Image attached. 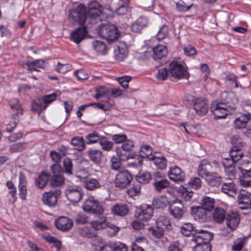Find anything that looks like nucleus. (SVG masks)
Instances as JSON below:
<instances>
[{"mask_svg":"<svg viewBox=\"0 0 251 251\" xmlns=\"http://www.w3.org/2000/svg\"><path fill=\"white\" fill-rule=\"evenodd\" d=\"M102 10V6L96 1L90 2L88 11L86 7L80 3L69 10V20L73 23H88L93 25L100 19Z\"/></svg>","mask_w":251,"mask_h":251,"instance_id":"1","label":"nucleus"},{"mask_svg":"<svg viewBox=\"0 0 251 251\" xmlns=\"http://www.w3.org/2000/svg\"><path fill=\"white\" fill-rule=\"evenodd\" d=\"M197 232L202 235H198L196 238L193 239L196 243L193 251H211L209 242L213 239V233L204 229H197Z\"/></svg>","mask_w":251,"mask_h":251,"instance_id":"2","label":"nucleus"},{"mask_svg":"<svg viewBox=\"0 0 251 251\" xmlns=\"http://www.w3.org/2000/svg\"><path fill=\"white\" fill-rule=\"evenodd\" d=\"M98 34L109 43H111L118 38L120 32L116 25L108 23L100 25L98 29Z\"/></svg>","mask_w":251,"mask_h":251,"instance_id":"3","label":"nucleus"},{"mask_svg":"<svg viewBox=\"0 0 251 251\" xmlns=\"http://www.w3.org/2000/svg\"><path fill=\"white\" fill-rule=\"evenodd\" d=\"M169 74L174 78L178 79L188 78L189 74L184 66L176 61H172L169 66Z\"/></svg>","mask_w":251,"mask_h":251,"instance_id":"4","label":"nucleus"},{"mask_svg":"<svg viewBox=\"0 0 251 251\" xmlns=\"http://www.w3.org/2000/svg\"><path fill=\"white\" fill-rule=\"evenodd\" d=\"M65 193L68 200L73 203L80 201L84 195V191L81 187L75 185L68 186Z\"/></svg>","mask_w":251,"mask_h":251,"instance_id":"5","label":"nucleus"},{"mask_svg":"<svg viewBox=\"0 0 251 251\" xmlns=\"http://www.w3.org/2000/svg\"><path fill=\"white\" fill-rule=\"evenodd\" d=\"M82 208L85 212L91 213L95 215H102L104 211L101 204L94 198L87 199L83 203Z\"/></svg>","mask_w":251,"mask_h":251,"instance_id":"6","label":"nucleus"},{"mask_svg":"<svg viewBox=\"0 0 251 251\" xmlns=\"http://www.w3.org/2000/svg\"><path fill=\"white\" fill-rule=\"evenodd\" d=\"M134 147L133 142L129 139H126L123 143L121 147H118L116 149V151L119 158L122 160H126L129 158H131L130 152Z\"/></svg>","mask_w":251,"mask_h":251,"instance_id":"7","label":"nucleus"},{"mask_svg":"<svg viewBox=\"0 0 251 251\" xmlns=\"http://www.w3.org/2000/svg\"><path fill=\"white\" fill-rule=\"evenodd\" d=\"M61 193V191L58 189L44 192L42 197L43 203L49 207H55L57 203V198L60 197Z\"/></svg>","mask_w":251,"mask_h":251,"instance_id":"8","label":"nucleus"},{"mask_svg":"<svg viewBox=\"0 0 251 251\" xmlns=\"http://www.w3.org/2000/svg\"><path fill=\"white\" fill-rule=\"evenodd\" d=\"M184 207V203H183L182 201L176 199L171 201L170 204L169 213L175 218L179 219L183 216L185 213Z\"/></svg>","mask_w":251,"mask_h":251,"instance_id":"9","label":"nucleus"},{"mask_svg":"<svg viewBox=\"0 0 251 251\" xmlns=\"http://www.w3.org/2000/svg\"><path fill=\"white\" fill-rule=\"evenodd\" d=\"M81 27H77L73 31L71 34V39L78 44L85 38L87 33V28H90L93 25L88 23L79 24Z\"/></svg>","mask_w":251,"mask_h":251,"instance_id":"10","label":"nucleus"},{"mask_svg":"<svg viewBox=\"0 0 251 251\" xmlns=\"http://www.w3.org/2000/svg\"><path fill=\"white\" fill-rule=\"evenodd\" d=\"M132 176L126 170L119 171L116 176L115 184L117 187L124 188L129 185Z\"/></svg>","mask_w":251,"mask_h":251,"instance_id":"11","label":"nucleus"},{"mask_svg":"<svg viewBox=\"0 0 251 251\" xmlns=\"http://www.w3.org/2000/svg\"><path fill=\"white\" fill-rule=\"evenodd\" d=\"M221 101L219 104H224L230 110L236 108V104L238 103V99L235 94L232 92H223L221 94Z\"/></svg>","mask_w":251,"mask_h":251,"instance_id":"12","label":"nucleus"},{"mask_svg":"<svg viewBox=\"0 0 251 251\" xmlns=\"http://www.w3.org/2000/svg\"><path fill=\"white\" fill-rule=\"evenodd\" d=\"M153 208L150 205L143 204L136 211L135 215L140 220L148 221L153 216Z\"/></svg>","mask_w":251,"mask_h":251,"instance_id":"13","label":"nucleus"},{"mask_svg":"<svg viewBox=\"0 0 251 251\" xmlns=\"http://www.w3.org/2000/svg\"><path fill=\"white\" fill-rule=\"evenodd\" d=\"M210 110L213 113L216 119L225 118L231 110L224 104H219L218 102L214 101L211 103Z\"/></svg>","mask_w":251,"mask_h":251,"instance_id":"14","label":"nucleus"},{"mask_svg":"<svg viewBox=\"0 0 251 251\" xmlns=\"http://www.w3.org/2000/svg\"><path fill=\"white\" fill-rule=\"evenodd\" d=\"M239 208L242 210L247 209L251 207V194L244 190L239 191L238 195Z\"/></svg>","mask_w":251,"mask_h":251,"instance_id":"15","label":"nucleus"},{"mask_svg":"<svg viewBox=\"0 0 251 251\" xmlns=\"http://www.w3.org/2000/svg\"><path fill=\"white\" fill-rule=\"evenodd\" d=\"M80 173H84V176H81L79 175H77V176L78 177L85 179L83 183L84 187L87 190L93 191L100 187L101 185L97 179L93 178H87L88 173L85 170H82Z\"/></svg>","mask_w":251,"mask_h":251,"instance_id":"16","label":"nucleus"},{"mask_svg":"<svg viewBox=\"0 0 251 251\" xmlns=\"http://www.w3.org/2000/svg\"><path fill=\"white\" fill-rule=\"evenodd\" d=\"M193 106L196 113L200 116L205 115L208 110L207 101L202 98L194 99L193 100Z\"/></svg>","mask_w":251,"mask_h":251,"instance_id":"17","label":"nucleus"},{"mask_svg":"<svg viewBox=\"0 0 251 251\" xmlns=\"http://www.w3.org/2000/svg\"><path fill=\"white\" fill-rule=\"evenodd\" d=\"M54 225L58 229L67 231L73 227V221L67 217L61 216L55 221Z\"/></svg>","mask_w":251,"mask_h":251,"instance_id":"18","label":"nucleus"},{"mask_svg":"<svg viewBox=\"0 0 251 251\" xmlns=\"http://www.w3.org/2000/svg\"><path fill=\"white\" fill-rule=\"evenodd\" d=\"M178 192L181 199L185 202L184 205L187 204L189 205L196 200L194 193L191 190H188L187 188L183 186L179 187Z\"/></svg>","mask_w":251,"mask_h":251,"instance_id":"19","label":"nucleus"},{"mask_svg":"<svg viewBox=\"0 0 251 251\" xmlns=\"http://www.w3.org/2000/svg\"><path fill=\"white\" fill-rule=\"evenodd\" d=\"M168 175L171 180L176 182H182L185 179V173L176 166L170 168Z\"/></svg>","mask_w":251,"mask_h":251,"instance_id":"20","label":"nucleus"},{"mask_svg":"<svg viewBox=\"0 0 251 251\" xmlns=\"http://www.w3.org/2000/svg\"><path fill=\"white\" fill-rule=\"evenodd\" d=\"M209 212L200 206L191 207V214L195 220L201 222H205L208 219Z\"/></svg>","mask_w":251,"mask_h":251,"instance_id":"21","label":"nucleus"},{"mask_svg":"<svg viewBox=\"0 0 251 251\" xmlns=\"http://www.w3.org/2000/svg\"><path fill=\"white\" fill-rule=\"evenodd\" d=\"M226 175L229 177V179H233L235 178L236 171L235 170V163L232 162L229 158H226L223 162Z\"/></svg>","mask_w":251,"mask_h":251,"instance_id":"22","label":"nucleus"},{"mask_svg":"<svg viewBox=\"0 0 251 251\" xmlns=\"http://www.w3.org/2000/svg\"><path fill=\"white\" fill-rule=\"evenodd\" d=\"M26 179L24 173L21 172L19 173V181L18 189L20 197L22 200H25L27 195Z\"/></svg>","mask_w":251,"mask_h":251,"instance_id":"23","label":"nucleus"},{"mask_svg":"<svg viewBox=\"0 0 251 251\" xmlns=\"http://www.w3.org/2000/svg\"><path fill=\"white\" fill-rule=\"evenodd\" d=\"M149 159L152 160L158 169L162 170L166 167L167 161L164 156L158 153H154L149 156Z\"/></svg>","mask_w":251,"mask_h":251,"instance_id":"24","label":"nucleus"},{"mask_svg":"<svg viewBox=\"0 0 251 251\" xmlns=\"http://www.w3.org/2000/svg\"><path fill=\"white\" fill-rule=\"evenodd\" d=\"M226 220L227 226L231 229L234 230L239 223L240 218L237 213L231 212L226 215Z\"/></svg>","mask_w":251,"mask_h":251,"instance_id":"25","label":"nucleus"},{"mask_svg":"<svg viewBox=\"0 0 251 251\" xmlns=\"http://www.w3.org/2000/svg\"><path fill=\"white\" fill-rule=\"evenodd\" d=\"M221 190L223 193L233 197L237 191V187L232 179H229L228 181L223 183Z\"/></svg>","mask_w":251,"mask_h":251,"instance_id":"26","label":"nucleus"},{"mask_svg":"<svg viewBox=\"0 0 251 251\" xmlns=\"http://www.w3.org/2000/svg\"><path fill=\"white\" fill-rule=\"evenodd\" d=\"M169 184V181L166 179L162 178L159 173H155L153 185L157 191H161L162 189L168 187Z\"/></svg>","mask_w":251,"mask_h":251,"instance_id":"27","label":"nucleus"},{"mask_svg":"<svg viewBox=\"0 0 251 251\" xmlns=\"http://www.w3.org/2000/svg\"><path fill=\"white\" fill-rule=\"evenodd\" d=\"M171 201L165 196L155 198L152 200L153 206L157 209H164L168 205L169 206Z\"/></svg>","mask_w":251,"mask_h":251,"instance_id":"28","label":"nucleus"},{"mask_svg":"<svg viewBox=\"0 0 251 251\" xmlns=\"http://www.w3.org/2000/svg\"><path fill=\"white\" fill-rule=\"evenodd\" d=\"M115 59L118 61H123L127 56V50L125 45L121 44L115 46L114 48Z\"/></svg>","mask_w":251,"mask_h":251,"instance_id":"29","label":"nucleus"},{"mask_svg":"<svg viewBox=\"0 0 251 251\" xmlns=\"http://www.w3.org/2000/svg\"><path fill=\"white\" fill-rule=\"evenodd\" d=\"M47 63L43 60L39 59L34 61H28L25 63L27 66V69L32 72L33 71H39L38 68H44Z\"/></svg>","mask_w":251,"mask_h":251,"instance_id":"30","label":"nucleus"},{"mask_svg":"<svg viewBox=\"0 0 251 251\" xmlns=\"http://www.w3.org/2000/svg\"><path fill=\"white\" fill-rule=\"evenodd\" d=\"M98 215V218L90 223L92 227L96 230H100L107 226L106 217L102 214Z\"/></svg>","mask_w":251,"mask_h":251,"instance_id":"31","label":"nucleus"},{"mask_svg":"<svg viewBox=\"0 0 251 251\" xmlns=\"http://www.w3.org/2000/svg\"><path fill=\"white\" fill-rule=\"evenodd\" d=\"M152 57L154 59H161L166 56L168 50L166 46L164 45H158L152 49Z\"/></svg>","mask_w":251,"mask_h":251,"instance_id":"32","label":"nucleus"},{"mask_svg":"<svg viewBox=\"0 0 251 251\" xmlns=\"http://www.w3.org/2000/svg\"><path fill=\"white\" fill-rule=\"evenodd\" d=\"M148 23V19L146 18L141 17L132 25L131 30L133 32H138L146 27Z\"/></svg>","mask_w":251,"mask_h":251,"instance_id":"33","label":"nucleus"},{"mask_svg":"<svg viewBox=\"0 0 251 251\" xmlns=\"http://www.w3.org/2000/svg\"><path fill=\"white\" fill-rule=\"evenodd\" d=\"M112 211L115 215L124 216L127 214L129 209L126 204H117L112 207Z\"/></svg>","mask_w":251,"mask_h":251,"instance_id":"34","label":"nucleus"},{"mask_svg":"<svg viewBox=\"0 0 251 251\" xmlns=\"http://www.w3.org/2000/svg\"><path fill=\"white\" fill-rule=\"evenodd\" d=\"M251 119L250 114L243 115L236 118L234 121V126L236 128H242L246 126L248 121Z\"/></svg>","mask_w":251,"mask_h":251,"instance_id":"35","label":"nucleus"},{"mask_svg":"<svg viewBox=\"0 0 251 251\" xmlns=\"http://www.w3.org/2000/svg\"><path fill=\"white\" fill-rule=\"evenodd\" d=\"M49 179V175L45 172L42 173L35 179V185L39 189L44 188Z\"/></svg>","mask_w":251,"mask_h":251,"instance_id":"36","label":"nucleus"},{"mask_svg":"<svg viewBox=\"0 0 251 251\" xmlns=\"http://www.w3.org/2000/svg\"><path fill=\"white\" fill-rule=\"evenodd\" d=\"M209 165L207 160H202L198 168V174L199 176L206 179L208 176H209L211 173L207 171V166H209Z\"/></svg>","mask_w":251,"mask_h":251,"instance_id":"37","label":"nucleus"},{"mask_svg":"<svg viewBox=\"0 0 251 251\" xmlns=\"http://www.w3.org/2000/svg\"><path fill=\"white\" fill-rule=\"evenodd\" d=\"M205 180L211 186H218L222 182L221 176L214 173H211L208 176Z\"/></svg>","mask_w":251,"mask_h":251,"instance_id":"38","label":"nucleus"},{"mask_svg":"<svg viewBox=\"0 0 251 251\" xmlns=\"http://www.w3.org/2000/svg\"><path fill=\"white\" fill-rule=\"evenodd\" d=\"M92 46L98 53L104 55L107 52L106 45L102 41L95 40L92 42Z\"/></svg>","mask_w":251,"mask_h":251,"instance_id":"39","label":"nucleus"},{"mask_svg":"<svg viewBox=\"0 0 251 251\" xmlns=\"http://www.w3.org/2000/svg\"><path fill=\"white\" fill-rule=\"evenodd\" d=\"M181 232L183 235L185 236H189L193 231H196V237L198 235H201L202 234H199L197 232L198 229H195L193 225L190 223L184 224L180 228Z\"/></svg>","mask_w":251,"mask_h":251,"instance_id":"40","label":"nucleus"},{"mask_svg":"<svg viewBox=\"0 0 251 251\" xmlns=\"http://www.w3.org/2000/svg\"><path fill=\"white\" fill-rule=\"evenodd\" d=\"M201 203L202 204L201 208L210 212L214 208L215 201L213 198L205 196L201 200Z\"/></svg>","mask_w":251,"mask_h":251,"instance_id":"41","label":"nucleus"},{"mask_svg":"<svg viewBox=\"0 0 251 251\" xmlns=\"http://www.w3.org/2000/svg\"><path fill=\"white\" fill-rule=\"evenodd\" d=\"M32 110L40 114L46 109V106L41 98L34 100L32 103Z\"/></svg>","mask_w":251,"mask_h":251,"instance_id":"42","label":"nucleus"},{"mask_svg":"<svg viewBox=\"0 0 251 251\" xmlns=\"http://www.w3.org/2000/svg\"><path fill=\"white\" fill-rule=\"evenodd\" d=\"M156 225L163 227V229L167 230H170L172 229V225L169 218L165 216H161L157 219Z\"/></svg>","mask_w":251,"mask_h":251,"instance_id":"43","label":"nucleus"},{"mask_svg":"<svg viewBox=\"0 0 251 251\" xmlns=\"http://www.w3.org/2000/svg\"><path fill=\"white\" fill-rule=\"evenodd\" d=\"M213 217L216 222L221 223L226 219V211L222 208H216L214 210Z\"/></svg>","mask_w":251,"mask_h":251,"instance_id":"44","label":"nucleus"},{"mask_svg":"<svg viewBox=\"0 0 251 251\" xmlns=\"http://www.w3.org/2000/svg\"><path fill=\"white\" fill-rule=\"evenodd\" d=\"M151 178V174L147 172H139L135 176L136 180L140 183H147L150 181Z\"/></svg>","mask_w":251,"mask_h":251,"instance_id":"45","label":"nucleus"},{"mask_svg":"<svg viewBox=\"0 0 251 251\" xmlns=\"http://www.w3.org/2000/svg\"><path fill=\"white\" fill-rule=\"evenodd\" d=\"M229 155L231 157L230 160H232V162L236 163L241 159L244 154L241 150H235L231 148L229 151Z\"/></svg>","mask_w":251,"mask_h":251,"instance_id":"46","label":"nucleus"},{"mask_svg":"<svg viewBox=\"0 0 251 251\" xmlns=\"http://www.w3.org/2000/svg\"><path fill=\"white\" fill-rule=\"evenodd\" d=\"M88 155L90 159L95 163H99L100 161L102 152L100 151L95 149H91L88 151Z\"/></svg>","mask_w":251,"mask_h":251,"instance_id":"47","label":"nucleus"},{"mask_svg":"<svg viewBox=\"0 0 251 251\" xmlns=\"http://www.w3.org/2000/svg\"><path fill=\"white\" fill-rule=\"evenodd\" d=\"M71 144L75 147L76 150L78 151L83 150L85 147L84 140L82 137L73 138L71 140Z\"/></svg>","mask_w":251,"mask_h":251,"instance_id":"48","label":"nucleus"},{"mask_svg":"<svg viewBox=\"0 0 251 251\" xmlns=\"http://www.w3.org/2000/svg\"><path fill=\"white\" fill-rule=\"evenodd\" d=\"M64 178L61 174L52 175L50 179V184L53 187H58L63 184Z\"/></svg>","mask_w":251,"mask_h":251,"instance_id":"49","label":"nucleus"},{"mask_svg":"<svg viewBox=\"0 0 251 251\" xmlns=\"http://www.w3.org/2000/svg\"><path fill=\"white\" fill-rule=\"evenodd\" d=\"M149 231L153 236L157 238L163 237L164 233V229H163V227H160L157 225L156 226L149 228Z\"/></svg>","mask_w":251,"mask_h":251,"instance_id":"50","label":"nucleus"},{"mask_svg":"<svg viewBox=\"0 0 251 251\" xmlns=\"http://www.w3.org/2000/svg\"><path fill=\"white\" fill-rule=\"evenodd\" d=\"M231 143L233 145L232 148L235 150H242L244 147V143L238 135H234L232 137Z\"/></svg>","mask_w":251,"mask_h":251,"instance_id":"51","label":"nucleus"},{"mask_svg":"<svg viewBox=\"0 0 251 251\" xmlns=\"http://www.w3.org/2000/svg\"><path fill=\"white\" fill-rule=\"evenodd\" d=\"M10 105L11 108L15 109L17 110L15 116V117H17L18 114H22V109L21 107V104L18 99H13L11 100L10 101Z\"/></svg>","mask_w":251,"mask_h":251,"instance_id":"52","label":"nucleus"},{"mask_svg":"<svg viewBox=\"0 0 251 251\" xmlns=\"http://www.w3.org/2000/svg\"><path fill=\"white\" fill-rule=\"evenodd\" d=\"M78 233L82 236L91 238L94 236V234L91 232V229L88 226L80 227L78 229Z\"/></svg>","mask_w":251,"mask_h":251,"instance_id":"53","label":"nucleus"},{"mask_svg":"<svg viewBox=\"0 0 251 251\" xmlns=\"http://www.w3.org/2000/svg\"><path fill=\"white\" fill-rule=\"evenodd\" d=\"M188 184L192 188L194 189H198L201 187L202 182L201 179L199 177H194L190 178Z\"/></svg>","mask_w":251,"mask_h":251,"instance_id":"54","label":"nucleus"},{"mask_svg":"<svg viewBox=\"0 0 251 251\" xmlns=\"http://www.w3.org/2000/svg\"><path fill=\"white\" fill-rule=\"evenodd\" d=\"M168 34V26L163 25L159 29L157 34H156V38L158 40H161L167 37Z\"/></svg>","mask_w":251,"mask_h":251,"instance_id":"55","label":"nucleus"},{"mask_svg":"<svg viewBox=\"0 0 251 251\" xmlns=\"http://www.w3.org/2000/svg\"><path fill=\"white\" fill-rule=\"evenodd\" d=\"M241 184L244 186H251V175L248 173H244L240 177Z\"/></svg>","mask_w":251,"mask_h":251,"instance_id":"56","label":"nucleus"},{"mask_svg":"<svg viewBox=\"0 0 251 251\" xmlns=\"http://www.w3.org/2000/svg\"><path fill=\"white\" fill-rule=\"evenodd\" d=\"M95 92L96 94L94 96V98L98 100L106 95L108 92V90L104 86H99L96 89Z\"/></svg>","mask_w":251,"mask_h":251,"instance_id":"57","label":"nucleus"},{"mask_svg":"<svg viewBox=\"0 0 251 251\" xmlns=\"http://www.w3.org/2000/svg\"><path fill=\"white\" fill-rule=\"evenodd\" d=\"M57 96L56 93H53L50 95H45L44 97L41 98L43 101V103L46 105V107L48 104L51 103L53 101L55 100Z\"/></svg>","mask_w":251,"mask_h":251,"instance_id":"58","label":"nucleus"},{"mask_svg":"<svg viewBox=\"0 0 251 251\" xmlns=\"http://www.w3.org/2000/svg\"><path fill=\"white\" fill-rule=\"evenodd\" d=\"M141 186L140 185H134L127 190V192L130 197L138 195L140 193Z\"/></svg>","mask_w":251,"mask_h":251,"instance_id":"59","label":"nucleus"},{"mask_svg":"<svg viewBox=\"0 0 251 251\" xmlns=\"http://www.w3.org/2000/svg\"><path fill=\"white\" fill-rule=\"evenodd\" d=\"M86 139L88 140L87 144L95 143L100 140L99 134L95 131L88 134L86 136Z\"/></svg>","mask_w":251,"mask_h":251,"instance_id":"60","label":"nucleus"},{"mask_svg":"<svg viewBox=\"0 0 251 251\" xmlns=\"http://www.w3.org/2000/svg\"><path fill=\"white\" fill-rule=\"evenodd\" d=\"M131 77L129 76H123L116 78L120 85L124 88L126 89L128 87V82L131 80Z\"/></svg>","mask_w":251,"mask_h":251,"instance_id":"61","label":"nucleus"},{"mask_svg":"<svg viewBox=\"0 0 251 251\" xmlns=\"http://www.w3.org/2000/svg\"><path fill=\"white\" fill-rule=\"evenodd\" d=\"M100 144L102 149L106 151H110L113 145L112 142L106 140V138L101 139L100 141Z\"/></svg>","mask_w":251,"mask_h":251,"instance_id":"62","label":"nucleus"},{"mask_svg":"<svg viewBox=\"0 0 251 251\" xmlns=\"http://www.w3.org/2000/svg\"><path fill=\"white\" fill-rule=\"evenodd\" d=\"M245 240L243 239H237L232 247L233 251H240L245 245Z\"/></svg>","mask_w":251,"mask_h":251,"instance_id":"63","label":"nucleus"},{"mask_svg":"<svg viewBox=\"0 0 251 251\" xmlns=\"http://www.w3.org/2000/svg\"><path fill=\"white\" fill-rule=\"evenodd\" d=\"M239 169L242 174L244 173L249 174V173L251 172V162L249 161H247L239 167Z\"/></svg>","mask_w":251,"mask_h":251,"instance_id":"64","label":"nucleus"}]
</instances>
